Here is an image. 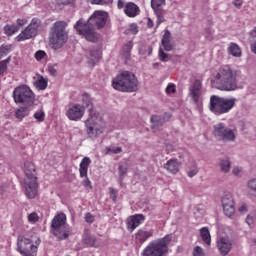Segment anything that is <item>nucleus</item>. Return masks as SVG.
<instances>
[{
  "label": "nucleus",
  "mask_w": 256,
  "mask_h": 256,
  "mask_svg": "<svg viewBox=\"0 0 256 256\" xmlns=\"http://www.w3.org/2000/svg\"><path fill=\"white\" fill-rule=\"evenodd\" d=\"M107 17H109L107 12L95 11L88 21H85L83 18L78 20L74 25V28L86 41L95 43L96 41H99V34L95 32V29H103L107 24Z\"/></svg>",
  "instance_id": "nucleus-1"
},
{
  "label": "nucleus",
  "mask_w": 256,
  "mask_h": 256,
  "mask_svg": "<svg viewBox=\"0 0 256 256\" xmlns=\"http://www.w3.org/2000/svg\"><path fill=\"white\" fill-rule=\"evenodd\" d=\"M82 101L89 112V116L85 121L86 133L90 139H97V137L105 133V121H103V117H101L99 112L93 109L91 98L84 96Z\"/></svg>",
  "instance_id": "nucleus-2"
},
{
  "label": "nucleus",
  "mask_w": 256,
  "mask_h": 256,
  "mask_svg": "<svg viewBox=\"0 0 256 256\" xmlns=\"http://www.w3.org/2000/svg\"><path fill=\"white\" fill-rule=\"evenodd\" d=\"M23 187L27 199H35L39 193V183L37 182V170L35 164L30 161L24 162Z\"/></svg>",
  "instance_id": "nucleus-3"
},
{
  "label": "nucleus",
  "mask_w": 256,
  "mask_h": 256,
  "mask_svg": "<svg viewBox=\"0 0 256 256\" xmlns=\"http://www.w3.org/2000/svg\"><path fill=\"white\" fill-rule=\"evenodd\" d=\"M216 89L220 91H235L237 89V71L230 66L221 67L216 74Z\"/></svg>",
  "instance_id": "nucleus-4"
},
{
  "label": "nucleus",
  "mask_w": 256,
  "mask_h": 256,
  "mask_svg": "<svg viewBox=\"0 0 256 256\" xmlns=\"http://www.w3.org/2000/svg\"><path fill=\"white\" fill-rule=\"evenodd\" d=\"M69 40V32H67V22L56 21L49 31V45L54 51L61 49Z\"/></svg>",
  "instance_id": "nucleus-5"
},
{
  "label": "nucleus",
  "mask_w": 256,
  "mask_h": 256,
  "mask_svg": "<svg viewBox=\"0 0 256 256\" xmlns=\"http://www.w3.org/2000/svg\"><path fill=\"white\" fill-rule=\"evenodd\" d=\"M112 87L116 89V91L134 93L139 90V80H137L135 74L129 71H124L112 81Z\"/></svg>",
  "instance_id": "nucleus-6"
},
{
  "label": "nucleus",
  "mask_w": 256,
  "mask_h": 256,
  "mask_svg": "<svg viewBox=\"0 0 256 256\" xmlns=\"http://www.w3.org/2000/svg\"><path fill=\"white\" fill-rule=\"evenodd\" d=\"M236 102L237 99L235 98H225L212 95L209 102V111L217 116L225 115V113H229V111L235 107Z\"/></svg>",
  "instance_id": "nucleus-7"
},
{
  "label": "nucleus",
  "mask_w": 256,
  "mask_h": 256,
  "mask_svg": "<svg viewBox=\"0 0 256 256\" xmlns=\"http://www.w3.org/2000/svg\"><path fill=\"white\" fill-rule=\"evenodd\" d=\"M169 243H171V235L152 241L143 250L142 256H165L169 251Z\"/></svg>",
  "instance_id": "nucleus-8"
},
{
  "label": "nucleus",
  "mask_w": 256,
  "mask_h": 256,
  "mask_svg": "<svg viewBox=\"0 0 256 256\" xmlns=\"http://www.w3.org/2000/svg\"><path fill=\"white\" fill-rule=\"evenodd\" d=\"M213 135L217 141H222L223 143H231L236 139L235 131L227 127L223 122L214 125Z\"/></svg>",
  "instance_id": "nucleus-9"
},
{
  "label": "nucleus",
  "mask_w": 256,
  "mask_h": 256,
  "mask_svg": "<svg viewBox=\"0 0 256 256\" xmlns=\"http://www.w3.org/2000/svg\"><path fill=\"white\" fill-rule=\"evenodd\" d=\"M13 97L15 103H23L24 105H33L35 101V94H33L31 88L25 85L17 87L13 91Z\"/></svg>",
  "instance_id": "nucleus-10"
},
{
  "label": "nucleus",
  "mask_w": 256,
  "mask_h": 256,
  "mask_svg": "<svg viewBox=\"0 0 256 256\" xmlns=\"http://www.w3.org/2000/svg\"><path fill=\"white\" fill-rule=\"evenodd\" d=\"M65 223H67V216L64 213L58 214L52 220V231L58 239L63 240L69 237V233L61 230L65 226Z\"/></svg>",
  "instance_id": "nucleus-11"
},
{
  "label": "nucleus",
  "mask_w": 256,
  "mask_h": 256,
  "mask_svg": "<svg viewBox=\"0 0 256 256\" xmlns=\"http://www.w3.org/2000/svg\"><path fill=\"white\" fill-rule=\"evenodd\" d=\"M18 251L22 256H35L37 255V245L33 241L23 236L18 237Z\"/></svg>",
  "instance_id": "nucleus-12"
},
{
  "label": "nucleus",
  "mask_w": 256,
  "mask_h": 256,
  "mask_svg": "<svg viewBox=\"0 0 256 256\" xmlns=\"http://www.w3.org/2000/svg\"><path fill=\"white\" fill-rule=\"evenodd\" d=\"M40 25L41 21L39 19H32L31 23L17 36V41H25L35 37Z\"/></svg>",
  "instance_id": "nucleus-13"
},
{
  "label": "nucleus",
  "mask_w": 256,
  "mask_h": 256,
  "mask_svg": "<svg viewBox=\"0 0 256 256\" xmlns=\"http://www.w3.org/2000/svg\"><path fill=\"white\" fill-rule=\"evenodd\" d=\"M221 203L226 217L235 215V201L233 200V195H231V193L225 192L222 196Z\"/></svg>",
  "instance_id": "nucleus-14"
},
{
  "label": "nucleus",
  "mask_w": 256,
  "mask_h": 256,
  "mask_svg": "<svg viewBox=\"0 0 256 256\" xmlns=\"http://www.w3.org/2000/svg\"><path fill=\"white\" fill-rule=\"evenodd\" d=\"M151 7L157 17V27L161 23H165V10H163V7H165V0H151Z\"/></svg>",
  "instance_id": "nucleus-15"
},
{
  "label": "nucleus",
  "mask_w": 256,
  "mask_h": 256,
  "mask_svg": "<svg viewBox=\"0 0 256 256\" xmlns=\"http://www.w3.org/2000/svg\"><path fill=\"white\" fill-rule=\"evenodd\" d=\"M85 115V107L80 104H74L68 108L66 111V117L70 119V121H79Z\"/></svg>",
  "instance_id": "nucleus-16"
},
{
  "label": "nucleus",
  "mask_w": 256,
  "mask_h": 256,
  "mask_svg": "<svg viewBox=\"0 0 256 256\" xmlns=\"http://www.w3.org/2000/svg\"><path fill=\"white\" fill-rule=\"evenodd\" d=\"M217 249L222 256L229 255L233 249V242L229 237H220L217 240Z\"/></svg>",
  "instance_id": "nucleus-17"
},
{
  "label": "nucleus",
  "mask_w": 256,
  "mask_h": 256,
  "mask_svg": "<svg viewBox=\"0 0 256 256\" xmlns=\"http://www.w3.org/2000/svg\"><path fill=\"white\" fill-rule=\"evenodd\" d=\"M161 45L164 51H173L175 49V42H173V38L171 37V31L165 30L164 35L161 39Z\"/></svg>",
  "instance_id": "nucleus-18"
},
{
  "label": "nucleus",
  "mask_w": 256,
  "mask_h": 256,
  "mask_svg": "<svg viewBox=\"0 0 256 256\" xmlns=\"http://www.w3.org/2000/svg\"><path fill=\"white\" fill-rule=\"evenodd\" d=\"M144 221L145 216L143 214L130 216L127 220V227L131 232H133L135 231L136 227H139V225H141V223H143Z\"/></svg>",
  "instance_id": "nucleus-19"
},
{
  "label": "nucleus",
  "mask_w": 256,
  "mask_h": 256,
  "mask_svg": "<svg viewBox=\"0 0 256 256\" xmlns=\"http://www.w3.org/2000/svg\"><path fill=\"white\" fill-rule=\"evenodd\" d=\"M153 237V230L139 229L135 234V241L138 245H143L147 239Z\"/></svg>",
  "instance_id": "nucleus-20"
},
{
  "label": "nucleus",
  "mask_w": 256,
  "mask_h": 256,
  "mask_svg": "<svg viewBox=\"0 0 256 256\" xmlns=\"http://www.w3.org/2000/svg\"><path fill=\"white\" fill-rule=\"evenodd\" d=\"M181 167V162L177 160V158H172L168 160L164 164V169L168 172L171 173L172 175H177L179 173V168Z\"/></svg>",
  "instance_id": "nucleus-21"
},
{
  "label": "nucleus",
  "mask_w": 256,
  "mask_h": 256,
  "mask_svg": "<svg viewBox=\"0 0 256 256\" xmlns=\"http://www.w3.org/2000/svg\"><path fill=\"white\" fill-rule=\"evenodd\" d=\"M189 91L190 97H192L194 103H197L201 97V82L199 80H195Z\"/></svg>",
  "instance_id": "nucleus-22"
},
{
  "label": "nucleus",
  "mask_w": 256,
  "mask_h": 256,
  "mask_svg": "<svg viewBox=\"0 0 256 256\" xmlns=\"http://www.w3.org/2000/svg\"><path fill=\"white\" fill-rule=\"evenodd\" d=\"M124 13L127 17H137L139 14V6L133 2H129L125 6Z\"/></svg>",
  "instance_id": "nucleus-23"
},
{
  "label": "nucleus",
  "mask_w": 256,
  "mask_h": 256,
  "mask_svg": "<svg viewBox=\"0 0 256 256\" xmlns=\"http://www.w3.org/2000/svg\"><path fill=\"white\" fill-rule=\"evenodd\" d=\"M83 243L88 247H97L99 245V241L97 238L93 236L89 231H86L83 235Z\"/></svg>",
  "instance_id": "nucleus-24"
},
{
  "label": "nucleus",
  "mask_w": 256,
  "mask_h": 256,
  "mask_svg": "<svg viewBox=\"0 0 256 256\" xmlns=\"http://www.w3.org/2000/svg\"><path fill=\"white\" fill-rule=\"evenodd\" d=\"M90 165H91V158L84 157L80 162V168H79L80 177H87V173L89 171Z\"/></svg>",
  "instance_id": "nucleus-25"
},
{
  "label": "nucleus",
  "mask_w": 256,
  "mask_h": 256,
  "mask_svg": "<svg viewBox=\"0 0 256 256\" xmlns=\"http://www.w3.org/2000/svg\"><path fill=\"white\" fill-rule=\"evenodd\" d=\"M150 121L152 123V129H159V127H163V125H165L163 116L153 115L151 116Z\"/></svg>",
  "instance_id": "nucleus-26"
},
{
  "label": "nucleus",
  "mask_w": 256,
  "mask_h": 256,
  "mask_svg": "<svg viewBox=\"0 0 256 256\" xmlns=\"http://www.w3.org/2000/svg\"><path fill=\"white\" fill-rule=\"evenodd\" d=\"M201 239L206 245H211V233L209 232V228L203 227L200 230Z\"/></svg>",
  "instance_id": "nucleus-27"
},
{
  "label": "nucleus",
  "mask_w": 256,
  "mask_h": 256,
  "mask_svg": "<svg viewBox=\"0 0 256 256\" xmlns=\"http://www.w3.org/2000/svg\"><path fill=\"white\" fill-rule=\"evenodd\" d=\"M228 53L233 57H241V48L236 43H230L228 47Z\"/></svg>",
  "instance_id": "nucleus-28"
},
{
  "label": "nucleus",
  "mask_w": 256,
  "mask_h": 256,
  "mask_svg": "<svg viewBox=\"0 0 256 256\" xmlns=\"http://www.w3.org/2000/svg\"><path fill=\"white\" fill-rule=\"evenodd\" d=\"M219 165L222 173H229L231 171V161H229V158L221 159Z\"/></svg>",
  "instance_id": "nucleus-29"
},
{
  "label": "nucleus",
  "mask_w": 256,
  "mask_h": 256,
  "mask_svg": "<svg viewBox=\"0 0 256 256\" xmlns=\"http://www.w3.org/2000/svg\"><path fill=\"white\" fill-rule=\"evenodd\" d=\"M27 115H29V109H27L25 107L18 108L15 111V117H16V119H19V121H23V119H25V117H27Z\"/></svg>",
  "instance_id": "nucleus-30"
},
{
  "label": "nucleus",
  "mask_w": 256,
  "mask_h": 256,
  "mask_svg": "<svg viewBox=\"0 0 256 256\" xmlns=\"http://www.w3.org/2000/svg\"><path fill=\"white\" fill-rule=\"evenodd\" d=\"M133 49V42H128L127 44L124 45L123 47V55L125 59H129L131 57V50Z\"/></svg>",
  "instance_id": "nucleus-31"
},
{
  "label": "nucleus",
  "mask_w": 256,
  "mask_h": 256,
  "mask_svg": "<svg viewBox=\"0 0 256 256\" xmlns=\"http://www.w3.org/2000/svg\"><path fill=\"white\" fill-rule=\"evenodd\" d=\"M4 31L6 32L7 35H15V33H17V31H19V26L7 25V26H5Z\"/></svg>",
  "instance_id": "nucleus-32"
},
{
  "label": "nucleus",
  "mask_w": 256,
  "mask_h": 256,
  "mask_svg": "<svg viewBox=\"0 0 256 256\" xmlns=\"http://www.w3.org/2000/svg\"><path fill=\"white\" fill-rule=\"evenodd\" d=\"M35 83L36 87L41 89V91H45V89H47V80H45L43 77H40Z\"/></svg>",
  "instance_id": "nucleus-33"
},
{
  "label": "nucleus",
  "mask_w": 256,
  "mask_h": 256,
  "mask_svg": "<svg viewBox=\"0 0 256 256\" xmlns=\"http://www.w3.org/2000/svg\"><path fill=\"white\" fill-rule=\"evenodd\" d=\"M106 151L108 155H119V153H121L123 149L121 147L112 146L106 148Z\"/></svg>",
  "instance_id": "nucleus-34"
},
{
  "label": "nucleus",
  "mask_w": 256,
  "mask_h": 256,
  "mask_svg": "<svg viewBox=\"0 0 256 256\" xmlns=\"http://www.w3.org/2000/svg\"><path fill=\"white\" fill-rule=\"evenodd\" d=\"M34 119H36V121H38V123H43V121H45V111H43V110H38V111L34 114Z\"/></svg>",
  "instance_id": "nucleus-35"
},
{
  "label": "nucleus",
  "mask_w": 256,
  "mask_h": 256,
  "mask_svg": "<svg viewBox=\"0 0 256 256\" xmlns=\"http://www.w3.org/2000/svg\"><path fill=\"white\" fill-rule=\"evenodd\" d=\"M118 169H119V175L121 179H123V177L127 175V169H128L127 163H120Z\"/></svg>",
  "instance_id": "nucleus-36"
},
{
  "label": "nucleus",
  "mask_w": 256,
  "mask_h": 256,
  "mask_svg": "<svg viewBox=\"0 0 256 256\" xmlns=\"http://www.w3.org/2000/svg\"><path fill=\"white\" fill-rule=\"evenodd\" d=\"M159 59L163 62V63H167V61H169V54L165 53V51L163 50V48L159 49Z\"/></svg>",
  "instance_id": "nucleus-37"
},
{
  "label": "nucleus",
  "mask_w": 256,
  "mask_h": 256,
  "mask_svg": "<svg viewBox=\"0 0 256 256\" xmlns=\"http://www.w3.org/2000/svg\"><path fill=\"white\" fill-rule=\"evenodd\" d=\"M10 48L9 46H1L0 47V59H3V57H7L9 55Z\"/></svg>",
  "instance_id": "nucleus-38"
},
{
  "label": "nucleus",
  "mask_w": 256,
  "mask_h": 256,
  "mask_svg": "<svg viewBox=\"0 0 256 256\" xmlns=\"http://www.w3.org/2000/svg\"><path fill=\"white\" fill-rule=\"evenodd\" d=\"M90 57H92V61H99L101 59V52L99 50H92L90 52Z\"/></svg>",
  "instance_id": "nucleus-39"
},
{
  "label": "nucleus",
  "mask_w": 256,
  "mask_h": 256,
  "mask_svg": "<svg viewBox=\"0 0 256 256\" xmlns=\"http://www.w3.org/2000/svg\"><path fill=\"white\" fill-rule=\"evenodd\" d=\"M10 58L0 62V75H3L7 71V63H9Z\"/></svg>",
  "instance_id": "nucleus-40"
},
{
  "label": "nucleus",
  "mask_w": 256,
  "mask_h": 256,
  "mask_svg": "<svg viewBox=\"0 0 256 256\" xmlns=\"http://www.w3.org/2000/svg\"><path fill=\"white\" fill-rule=\"evenodd\" d=\"M247 187L250 189V191H256V179H250L247 183Z\"/></svg>",
  "instance_id": "nucleus-41"
},
{
  "label": "nucleus",
  "mask_w": 256,
  "mask_h": 256,
  "mask_svg": "<svg viewBox=\"0 0 256 256\" xmlns=\"http://www.w3.org/2000/svg\"><path fill=\"white\" fill-rule=\"evenodd\" d=\"M28 221L30 223H37V221H39V216L37 215V213L33 212L28 216Z\"/></svg>",
  "instance_id": "nucleus-42"
},
{
  "label": "nucleus",
  "mask_w": 256,
  "mask_h": 256,
  "mask_svg": "<svg viewBox=\"0 0 256 256\" xmlns=\"http://www.w3.org/2000/svg\"><path fill=\"white\" fill-rule=\"evenodd\" d=\"M90 3L92 5H107V3H111V0H91Z\"/></svg>",
  "instance_id": "nucleus-43"
},
{
  "label": "nucleus",
  "mask_w": 256,
  "mask_h": 256,
  "mask_svg": "<svg viewBox=\"0 0 256 256\" xmlns=\"http://www.w3.org/2000/svg\"><path fill=\"white\" fill-rule=\"evenodd\" d=\"M194 256H205V253L203 252V248L196 246L193 251Z\"/></svg>",
  "instance_id": "nucleus-44"
},
{
  "label": "nucleus",
  "mask_w": 256,
  "mask_h": 256,
  "mask_svg": "<svg viewBox=\"0 0 256 256\" xmlns=\"http://www.w3.org/2000/svg\"><path fill=\"white\" fill-rule=\"evenodd\" d=\"M45 55H47V53H45V51L43 50H39L35 53V59L37 61H41V59H43L45 57Z\"/></svg>",
  "instance_id": "nucleus-45"
},
{
  "label": "nucleus",
  "mask_w": 256,
  "mask_h": 256,
  "mask_svg": "<svg viewBox=\"0 0 256 256\" xmlns=\"http://www.w3.org/2000/svg\"><path fill=\"white\" fill-rule=\"evenodd\" d=\"M175 85L174 84H169L166 88V93L167 95H171V93H175Z\"/></svg>",
  "instance_id": "nucleus-46"
},
{
  "label": "nucleus",
  "mask_w": 256,
  "mask_h": 256,
  "mask_svg": "<svg viewBox=\"0 0 256 256\" xmlns=\"http://www.w3.org/2000/svg\"><path fill=\"white\" fill-rule=\"evenodd\" d=\"M85 221L86 223H93V221H95V217L91 213H87L85 215Z\"/></svg>",
  "instance_id": "nucleus-47"
},
{
  "label": "nucleus",
  "mask_w": 256,
  "mask_h": 256,
  "mask_svg": "<svg viewBox=\"0 0 256 256\" xmlns=\"http://www.w3.org/2000/svg\"><path fill=\"white\" fill-rule=\"evenodd\" d=\"M24 25H27V19H18L17 20L16 27H19V29H21V27H24Z\"/></svg>",
  "instance_id": "nucleus-48"
},
{
  "label": "nucleus",
  "mask_w": 256,
  "mask_h": 256,
  "mask_svg": "<svg viewBox=\"0 0 256 256\" xmlns=\"http://www.w3.org/2000/svg\"><path fill=\"white\" fill-rule=\"evenodd\" d=\"M110 197L112 199V201H117V192L115 189L110 188Z\"/></svg>",
  "instance_id": "nucleus-49"
},
{
  "label": "nucleus",
  "mask_w": 256,
  "mask_h": 256,
  "mask_svg": "<svg viewBox=\"0 0 256 256\" xmlns=\"http://www.w3.org/2000/svg\"><path fill=\"white\" fill-rule=\"evenodd\" d=\"M130 31H132V33L134 34L139 33V28L137 27V24L130 25Z\"/></svg>",
  "instance_id": "nucleus-50"
},
{
  "label": "nucleus",
  "mask_w": 256,
  "mask_h": 256,
  "mask_svg": "<svg viewBox=\"0 0 256 256\" xmlns=\"http://www.w3.org/2000/svg\"><path fill=\"white\" fill-rule=\"evenodd\" d=\"M48 71H49L50 75H53V76L57 75V69H55V67H53V66H48Z\"/></svg>",
  "instance_id": "nucleus-51"
},
{
  "label": "nucleus",
  "mask_w": 256,
  "mask_h": 256,
  "mask_svg": "<svg viewBox=\"0 0 256 256\" xmlns=\"http://www.w3.org/2000/svg\"><path fill=\"white\" fill-rule=\"evenodd\" d=\"M197 173H199V170H197V169L190 170V171H188V177H190V178L195 177V175H197Z\"/></svg>",
  "instance_id": "nucleus-52"
},
{
  "label": "nucleus",
  "mask_w": 256,
  "mask_h": 256,
  "mask_svg": "<svg viewBox=\"0 0 256 256\" xmlns=\"http://www.w3.org/2000/svg\"><path fill=\"white\" fill-rule=\"evenodd\" d=\"M246 223H247V225H249V226L253 225V223H254L253 216L248 215V216L246 217Z\"/></svg>",
  "instance_id": "nucleus-53"
},
{
  "label": "nucleus",
  "mask_w": 256,
  "mask_h": 256,
  "mask_svg": "<svg viewBox=\"0 0 256 256\" xmlns=\"http://www.w3.org/2000/svg\"><path fill=\"white\" fill-rule=\"evenodd\" d=\"M171 117H173V115L171 113H165L164 116L162 117V119L164 120L165 123H167V121H169V119H171Z\"/></svg>",
  "instance_id": "nucleus-54"
},
{
  "label": "nucleus",
  "mask_w": 256,
  "mask_h": 256,
  "mask_svg": "<svg viewBox=\"0 0 256 256\" xmlns=\"http://www.w3.org/2000/svg\"><path fill=\"white\" fill-rule=\"evenodd\" d=\"M233 5L239 9L243 5V0H234Z\"/></svg>",
  "instance_id": "nucleus-55"
},
{
  "label": "nucleus",
  "mask_w": 256,
  "mask_h": 256,
  "mask_svg": "<svg viewBox=\"0 0 256 256\" xmlns=\"http://www.w3.org/2000/svg\"><path fill=\"white\" fill-rule=\"evenodd\" d=\"M232 173H233V175H236V176L240 175V173H241V168H239V167L233 168V169H232Z\"/></svg>",
  "instance_id": "nucleus-56"
},
{
  "label": "nucleus",
  "mask_w": 256,
  "mask_h": 256,
  "mask_svg": "<svg viewBox=\"0 0 256 256\" xmlns=\"http://www.w3.org/2000/svg\"><path fill=\"white\" fill-rule=\"evenodd\" d=\"M238 211L240 213H247V205L243 204L242 206L239 207Z\"/></svg>",
  "instance_id": "nucleus-57"
},
{
  "label": "nucleus",
  "mask_w": 256,
  "mask_h": 256,
  "mask_svg": "<svg viewBox=\"0 0 256 256\" xmlns=\"http://www.w3.org/2000/svg\"><path fill=\"white\" fill-rule=\"evenodd\" d=\"M85 179H84V182H83V185H84V187H89L90 185H91V181L89 180V178L87 177V175H86V177H84Z\"/></svg>",
  "instance_id": "nucleus-58"
},
{
  "label": "nucleus",
  "mask_w": 256,
  "mask_h": 256,
  "mask_svg": "<svg viewBox=\"0 0 256 256\" xmlns=\"http://www.w3.org/2000/svg\"><path fill=\"white\" fill-rule=\"evenodd\" d=\"M125 7L124 0H118V9H123Z\"/></svg>",
  "instance_id": "nucleus-59"
},
{
  "label": "nucleus",
  "mask_w": 256,
  "mask_h": 256,
  "mask_svg": "<svg viewBox=\"0 0 256 256\" xmlns=\"http://www.w3.org/2000/svg\"><path fill=\"white\" fill-rule=\"evenodd\" d=\"M147 25L149 27V29H151V27H153V20H151L150 18L148 19Z\"/></svg>",
  "instance_id": "nucleus-60"
},
{
  "label": "nucleus",
  "mask_w": 256,
  "mask_h": 256,
  "mask_svg": "<svg viewBox=\"0 0 256 256\" xmlns=\"http://www.w3.org/2000/svg\"><path fill=\"white\" fill-rule=\"evenodd\" d=\"M256 33V27L250 32V35H255Z\"/></svg>",
  "instance_id": "nucleus-61"
},
{
  "label": "nucleus",
  "mask_w": 256,
  "mask_h": 256,
  "mask_svg": "<svg viewBox=\"0 0 256 256\" xmlns=\"http://www.w3.org/2000/svg\"><path fill=\"white\" fill-rule=\"evenodd\" d=\"M151 51H152V49L150 48L149 55H151Z\"/></svg>",
  "instance_id": "nucleus-62"
},
{
  "label": "nucleus",
  "mask_w": 256,
  "mask_h": 256,
  "mask_svg": "<svg viewBox=\"0 0 256 256\" xmlns=\"http://www.w3.org/2000/svg\"><path fill=\"white\" fill-rule=\"evenodd\" d=\"M39 241H40V240H38V242H39ZM38 244H39V243L36 242V245H38Z\"/></svg>",
  "instance_id": "nucleus-63"
}]
</instances>
